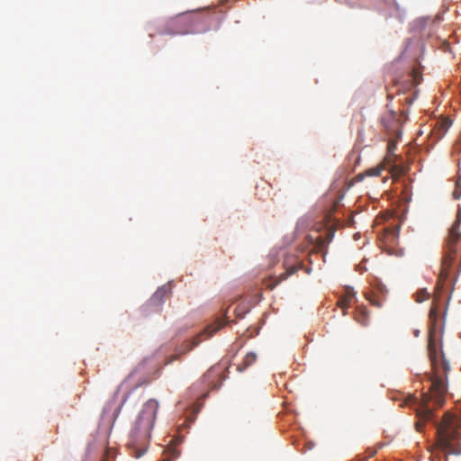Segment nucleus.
Here are the masks:
<instances>
[{
	"label": "nucleus",
	"mask_w": 461,
	"mask_h": 461,
	"mask_svg": "<svg viewBox=\"0 0 461 461\" xmlns=\"http://www.w3.org/2000/svg\"><path fill=\"white\" fill-rule=\"evenodd\" d=\"M437 427L432 461H447L448 455L461 454V418L447 412Z\"/></svg>",
	"instance_id": "2"
},
{
	"label": "nucleus",
	"mask_w": 461,
	"mask_h": 461,
	"mask_svg": "<svg viewBox=\"0 0 461 461\" xmlns=\"http://www.w3.org/2000/svg\"><path fill=\"white\" fill-rule=\"evenodd\" d=\"M158 402L155 399L148 400L137 418L131 432L129 446L134 449V457L139 458L146 452V446L149 440L151 429H153Z\"/></svg>",
	"instance_id": "3"
},
{
	"label": "nucleus",
	"mask_w": 461,
	"mask_h": 461,
	"mask_svg": "<svg viewBox=\"0 0 461 461\" xmlns=\"http://www.w3.org/2000/svg\"><path fill=\"white\" fill-rule=\"evenodd\" d=\"M355 319L357 322L362 325H366L368 321V313L367 310L364 306H360L357 308V312L355 314Z\"/></svg>",
	"instance_id": "12"
},
{
	"label": "nucleus",
	"mask_w": 461,
	"mask_h": 461,
	"mask_svg": "<svg viewBox=\"0 0 461 461\" xmlns=\"http://www.w3.org/2000/svg\"><path fill=\"white\" fill-rule=\"evenodd\" d=\"M415 335L418 336L419 335V330L415 331Z\"/></svg>",
	"instance_id": "26"
},
{
	"label": "nucleus",
	"mask_w": 461,
	"mask_h": 461,
	"mask_svg": "<svg viewBox=\"0 0 461 461\" xmlns=\"http://www.w3.org/2000/svg\"><path fill=\"white\" fill-rule=\"evenodd\" d=\"M303 267V262L294 255H288L284 259L285 272L280 275V279L285 280L287 276L296 273Z\"/></svg>",
	"instance_id": "8"
},
{
	"label": "nucleus",
	"mask_w": 461,
	"mask_h": 461,
	"mask_svg": "<svg viewBox=\"0 0 461 461\" xmlns=\"http://www.w3.org/2000/svg\"><path fill=\"white\" fill-rule=\"evenodd\" d=\"M406 171V167L401 165L394 164L390 167V173L393 178L402 176Z\"/></svg>",
	"instance_id": "15"
},
{
	"label": "nucleus",
	"mask_w": 461,
	"mask_h": 461,
	"mask_svg": "<svg viewBox=\"0 0 461 461\" xmlns=\"http://www.w3.org/2000/svg\"><path fill=\"white\" fill-rule=\"evenodd\" d=\"M417 402V399L412 397V396H409L406 400H405V404L407 405H411V404H413V403H416Z\"/></svg>",
	"instance_id": "23"
},
{
	"label": "nucleus",
	"mask_w": 461,
	"mask_h": 461,
	"mask_svg": "<svg viewBox=\"0 0 461 461\" xmlns=\"http://www.w3.org/2000/svg\"><path fill=\"white\" fill-rule=\"evenodd\" d=\"M257 360V355L253 352H249L244 359H243V363H242V367H238V370L239 371H242L244 370L245 368H247L248 366H251L253 363H255V361Z\"/></svg>",
	"instance_id": "13"
},
{
	"label": "nucleus",
	"mask_w": 461,
	"mask_h": 461,
	"mask_svg": "<svg viewBox=\"0 0 461 461\" xmlns=\"http://www.w3.org/2000/svg\"><path fill=\"white\" fill-rule=\"evenodd\" d=\"M163 461H167V459L163 460Z\"/></svg>",
	"instance_id": "27"
},
{
	"label": "nucleus",
	"mask_w": 461,
	"mask_h": 461,
	"mask_svg": "<svg viewBox=\"0 0 461 461\" xmlns=\"http://www.w3.org/2000/svg\"><path fill=\"white\" fill-rule=\"evenodd\" d=\"M355 292L353 290V288L351 287H346L345 288V293L342 296H344L345 298H347L349 302H353L354 301V298H355Z\"/></svg>",
	"instance_id": "19"
},
{
	"label": "nucleus",
	"mask_w": 461,
	"mask_h": 461,
	"mask_svg": "<svg viewBox=\"0 0 461 461\" xmlns=\"http://www.w3.org/2000/svg\"><path fill=\"white\" fill-rule=\"evenodd\" d=\"M203 22L194 12H186L172 19L165 28V33L169 35L196 33L197 25Z\"/></svg>",
	"instance_id": "5"
},
{
	"label": "nucleus",
	"mask_w": 461,
	"mask_h": 461,
	"mask_svg": "<svg viewBox=\"0 0 461 461\" xmlns=\"http://www.w3.org/2000/svg\"><path fill=\"white\" fill-rule=\"evenodd\" d=\"M429 330L428 341V354L431 364L432 372L429 375L431 383L429 391L422 394L419 408H417L418 420L415 423L416 429L422 431L427 421L433 418V410L430 403L440 407L445 402L447 392V373L450 370L449 364L441 349L438 348L436 336L438 330V315L435 308H431L429 314Z\"/></svg>",
	"instance_id": "1"
},
{
	"label": "nucleus",
	"mask_w": 461,
	"mask_h": 461,
	"mask_svg": "<svg viewBox=\"0 0 461 461\" xmlns=\"http://www.w3.org/2000/svg\"><path fill=\"white\" fill-rule=\"evenodd\" d=\"M334 233L332 231H326L324 236H318L315 241V249L318 252H324L329 243L332 240Z\"/></svg>",
	"instance_id": "9"
},
{
	"label": "nucleus",
	"mask_w": 461,
	"mask_h": 461,
	"mask_svg": "<svg viewBox=\"0 0 461 461\" xmlns=\"http://www.w3.org/2000/svg\"><path fill=\"white\" fill-rule=\"evenodd\" d=\"M460 220L456 219L452 224L447 238L444 255L442 258L438 287L442 288L444 282L450 275L452 266L457 262L461 266Z\"/></svg>",
	"instance_id": "4"
},
{
	"label": "nucleus",
	"mask_w": 461,
	"mask_h": 461,
	"mask_svg": "<svg viewBox=\"0 0 461 461\" xmlns=\"http://www.w3.org/2000/svg\"><path fill=\"white\" fill-rule=\"evenodd\" d=\"M451 126V121L445 118L440 122V128L439 131H442V133H445L448 128Z\"/></svg>",
	"instance_id": "20"
},
{
	"label": "nucleus",
	"mask_w": 461,
	"mask_h": 461,
	"mask_svg": "<svg viewBox=\"0 0 461 461\" xmlns=\"http://www.w3.org/2000/svg\"><path fill=\"white\" fill-rule=\"evenodd\" d=\"M386 166H387V164L383 161L381 164L377 165L376 167H371V168L366 170L362 174H358L357 176V179L360 181V180H363V178L365 176H380V174L385 168Z\"/></svg>",
	"instance_id": "10"
},
{
	"label": "nucleus",
	"mask_w": 461,
	"mask_h": 461,
	"mask_svg": "<svg viewBox=\"0 0 461 461\" xmlns=\"http://www.w3.org/2000/svg\"><path fill=\"white\" fill-rule=\"evenodd\" d=\"M381 123L388 136L401 138L402 121L400 115L394 111H388L381 118Z\"/></svg>",
	"instance_id": "7"
},
{
	"label": "nucleus",
	"mask_w": 461,
	"mask_h": 461,
	"mask_svg": "<svg viewBox=\"0 0 461 461\" xmlns=\"http://www.w3.org/2000/svg\"><path fill=\"white\" fill-rule=\"evenodd\" d=\"M352 303L349 302L347 298L344 296H341L338 301V305L339 308L344 310V314H346L345 310H347Z\"/></svg>",
	"instance_id": "18"
},
{
	"label": "nucleus",
	"mask_w": 461,
	"mask_h": 461,
	"mask_svg": "<svg viewBox=\"0 0 461 461\" xmlns=\"http://www.w3.org/2000/svg\"><path fill=\"white\" fill-rule=\"evenodd\" d=\"M226 323V320L221 318L217 319L214 323L207 326L204 330L197 334L192 339L184 341L179 347L176 348V353L173 355L168 361H167V364L172 363L174 360L177 359L179 356L185 355L197 347L202 342L201 336L206 334L207 337H212L215 332L224 327Z\"/></svg>",
	"instance_id": "6"
},
{
	"label": "nucleus",
	"mask_w": 461,
	"mask_h": 461,
	"mask_svg": "<svg viewBox=\"0 0 461 461\" xmlns=\"http://www.w3.org/2000/svg\"><path fill=\"white\" fill-rule=\"evenodd\" d=\"M375 290L382 295H384L387 293L385 286L383 285H378L377 287L375 288Z\"/></svg>",
	"instance_id": "22"
},
{
	"label": "nucleus",
	"mask_w": 461,
	"mask_h": 461,
	"mask_svg": "<svg viewBox=\"0 0 461 461\" xmlns=\"http://www.w3.org/2000/svg\"><path fill=\"white\" fill-rule=\"evenodd\" d=\"M367 299L373 305H375L377 307H381L383 304L382 300L375 298V295L369 296Z\"/></svg>",
	"instance_id": "21"
},
{
	"label": "nucleus",
	"mask_w": 461,
	"mask_h": 461,
	"mask_svg": "<svg viewBox=\"0 0 461 461\" xmlns=\"http://www.w3.org/2000/svg\"><path fill=\"white\" fill-rule=\"evenodd\" d=\"M164 452L167 456L172 458H176L179 455L178 450H176V448L171 442L168 444L167 447L165 449Z\"/></svg>",
	"instance_id": "16"
},
{
	"label": "nucleus",
	"mask_w": 461,
	"mask_h": 461,
	"mask_svg": "<svg viewBox=\"0 0 461 461\" xmlns=\"http://www.w3.org/2000/svg\"><path fill=\"white\" fill-rule=\"evenodd\" d=\"M390 140L387 144V154L384 159V162L390 165L394 158V150L396 149V142L399 138L389 136Z\"/></svg>",
	"instance_id": "11"
},
{
	"label": "nucleus",
	"mask_w": 461,
	"mask_h": 461,
	"mask_svg": "<svg viewBox=\"0 0 461 461\" xmlns=\"http://www.w3.org/2000/svg\"><path fill=\"white\" fill-rule=\"evenodd\" d=\"M170 292V288L164 285L160 288H158L155 294H153L151 300L152 301H158V302H161L164 297Z\"/></svg>",
	"instance_id": "14"
},
{
	"label": "nucleus",
	"mask_w": 461,
	"mask_h": 461,
	"mask_svg": "<svg viewBox=\"0 0 461 461\" xmlns=\"http://www.w3.org/2000/svg\"><path fill=\"white\" fill-rule=\"evenodd\" d=\"M429 294L426 291V290H420L417 294H416V301L418 303H422L424 301H426L427 299H429Z\"/></svg>",
	"instance_id": "17"
},
{
	"label": "nucleus",
	"mask_w": 461,
	"mask_h": 461,
	"mask_svg": "<svg viewBox=\"0 0 461 461\" xmlns=\"http://www.w3.org/2000/svg\"><path fill=\"white\" fill-rule=\"evenodd\" d=\"M453 196L455 199H459L461 196V191L458 189H456L453 193Z\"/></svg>",
	"instance_id": "24"
},
{
	"label": "nucleus",
	"mask_w": 461,
	"mask_h": 461,
	"mask_svg": "<svg viewBox=\"0 0 461 461\" xmlns=\"http://www.w3.org/2000/svg\"><path fill=\"white\" fill-rule=\"evenodd\" d=\"M375 454V450H373L371 453H370V456H373Z\"/></svg>",
	"instance_id": "25"
}]
</instances>
